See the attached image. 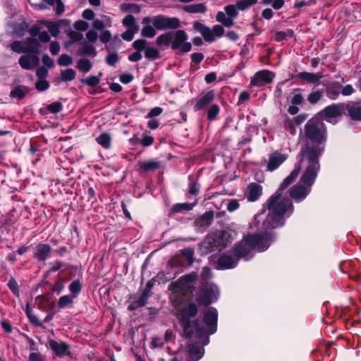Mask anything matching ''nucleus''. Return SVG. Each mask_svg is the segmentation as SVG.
I'll return each instance as SVG.
<instances>
[{
  "label": "nucleus",
  "instance_id": "1",
  "mask_svg": "<svg viewBox=\"0 0 361 361\" xmlns=\"http://www.w3.org/2000/svg\"><path fill=\"white\" fill-rule=\"evenodd\" d=\"M304 133L305 142L300 152V161L305 160L308 164L301 180L306 185H312L320 170L319 157L326 149V126L319 118L313 117L305 125Z\"/></svg>",
  "mask_w": 361,
  "mask_h": 361
},
{
  "label": "nucleus",
  "instance_id": "2",
  "mask_svg": "<svg viewBox=\"0 0 361 361\" xmlns=\"http://www.w3.org/2000/svg\"><path fill=\"white\" fill-rule=\"evenodd\" d=\"M299 161L298 166L280 184L276 191L269 197L267 202V207L269 211L263 221L264 229H275L283 227L286 224V217H290L294 212L293 201L288 197H283V190H286L298 176L301 166Z\"/></svg>",
  "mask_w": 361,
  "mask_h": 361
},
{
  "label": "nucleus",
  "instance_id": "3",
  "mask_svg": "<svg viewBox=\"0 0 361 361\" xmlns=\"http://www.w3.org/2000/svg\"><path fill=\"white\" fill-rule=\"evenodd\" d=\"M262 233H247L244 235L241 241L236 243L231 249L230 254L238 260L246 259L253 250L258 252H264L270 246V243L275 240V233L272 229H264Z\"/></svg>",
  "mask_w": 361,
  "mask_h": 361
},
{
  "label": "nucleus",
  "instance_id": "4",
  "mask_svg": "<svg viewBox=\"0 0 361 361\" xmlns=\"http://www.w3.org/2000/svg\"><path fill=\"white\" fill-rule=\"evenodd\" d=\"M197 314V305L194 302H190L182 309L178 318L179 324L183 329L182 336L188 339L195 336L203 345H207L209 338L207 335L206 327L200 324L198 319L191 320Z\"/></svg>",
  "mask_w": 361,
  "mask_h": 361
},
{
  "label": "nucleus",
  "instance_id": "5",
  "mask_svg": "<svg viewBox=\"0 0 361 361\" xmlns=\"http://www.w3.org/2000/svg\"><path fill=\"white\" fill-rule=\"evenodd\" d=\"M231 234L226 231H217L212 234L207 235L200 245L205 254L214 251H221L231 243Z\"/></svg>",
  "mask_w": 361,
  "mask_h": 361
},
{
  "label": "nucleus",
  "instance_id": "6",
  "mask_svg": "<svg viewBox=\"0 0 361 361\" xmlns=\"http://www.w3.org/2000/svg\"><path fill=\"white\" fill-rule=\"evenodd\" d=\"M222 25H215L210 29L209 27L200 21L196 20L192 23L194 30L200 32L206 42L211 43L215 40V37H221L224 35L225 30Z\"/></svg>",
  "mask_w": 361,
  "mask_h": 361
},
{
  "label": "nucleus",
  "instance_id": "7",
  "mask_svg": "<svg viewBox=\"0 0 361 361\" xmlns=\"http://www.w3.org/2000/svg\"><path fill=\"white\" fill-rule=\"evenodd\" d=\"M218 300L212 286L208 281H201L200 283V295L196 298L195 301L199 306L207 307Z\"/></svg>",
  "mask_w": 361,
  "mask_h": 361
},
{
  "label": "nucleus",
  "instance_id": "8",
  "mask_svg": "<svg viewBox=\"0 0 361 361\" xmlns=\"http://www.w3.org/2000/svg\"><path fill=\"white\" fill-rule=\"evenodd\" d=\"M188 36L183 30H177L173 32V37L171 41V48L173 51H176L177 54L182 55L192 50V44L187 42Z\"/></svg>",
  "mask_w": 361,
  "mask_h": 361
},
{
  "label": "nucleus",
  "instance_id": "9",
  "mask_svg": "<svg viewBox=\"0 0 361 361\" xmlns=\"http://www.w3.org/2000/svg\"><path fill=\"white\" fill-rule=\"evenodd\" d=\"M224 11H218L216 20L226 27H231L234 20L238 16V9L235 4H228L224 6Z\"/></svg>",
  "mask_w": 361,
  "mask_h": 361
},
{
  "label": "nucleus",
  "instance_id": "10",
  "mask_svg": "<svg viewBox=\"0 0 361 361\" xmlns=\"http://www.w3.org/2000/svg\"><path fill=\"white\" fill-rule=\"evenodd\" d=\"M152 25L158 30H176L180 27V21L176 17L158 15L152 18Z\"/></svg>",
  "mask_w": 361,
  "mask_h": 361
},
{
  "label": "nucleus",
  "instance_id": "11",
  "mask_svg": "<svg viewBox=\"0 0 361 361\" xmlns=\"http://www.w3.org/2000/svg\"><path fill=\"white\" fill-rule=\"evenodd\" d=\"M345 102L332 104L323 109L320 114L324 117L326 121L331 118L342 116L345 113Z\"/></svg>",
  "mask_w": 361,
  "mask_h": 361
},
{
  "label": "nucleus",
  "instance_id": "12",
  "mask_svg": "<svg viewBox=\"0 0 361 361\" xmlns=\"http://www.w3.org/2000/svg\"><path fill=\"white\" fill-rule=\"evenodd\" d=\"M217 320H218V312L216 308L211 307L207 311L202 318V322L208 327L206 329L207 335L209 337V335L214 334L217 330Z\"/></svg>",
  "mask_w": 361,
  "mask_h": 361
},
{
  "label": "nucleus",
  "instance_id": "13",
  "mask_svg": "<svg viewBox=\"0 0 361 361\" xmlns=\"http://www.w3.org/2000/svg\"><path fill=\"white\" fill-rule=\"evenodd\" d=\"M273 77L274 74L271 71H259L251 78L250 85L255 87L264 86L272 82Z\"/></svg>",
  "mask_w": 361,
  "mask_h": 361
},
{
  "label": "nucleus",
  "instance_id": "14",
  "mask_svg": "<svg viewBox=\"0 0 361 361\" xmlns=\"http://www.w3.org/2000/svg\"><path fill=\"white\" fill-rule=\"evenodd\" d=\"M300 182L302 183V185L295 184V185L292 186L289 190V198L291 200L293 199L297 202H301L307 197L310 192L307 187L312 186L305 184L301 180Z\"/></svg>",
  "mask_w": 361,
  "mask_h": 361
},
{
  "label": "nucleus",
  "instance_id": "15",
  "mask_svg": "<svg viewBox=\"0 0 361 361\" xmlns=\"http://www.w3.org/2000/svg\"><path fill=\"white\" fill-rule=\"evenodd\" d=\"M49 345L58 357L61 358L65 356H71L70 345L63 341L58 342L51 339L49 341Z\"/></svg>",
  "mask_w": 361,
  "mask_h": 361
},
{
  "label": "nucleus",
  "instance_id": "16",
  "mask_svg": "<svg viewBox=\"0 0 361 361\" xmlns=\"http://www.w3.org/2000/svg\"><path fill=\"white\" fill-rule=\"evenodd\" d=\"M51 250L50 245L39 243L35 246L33 257L39 262H45L50 257Z\"/></svg>",
  "mask_w": 361,
  "mask_h": 361
},
{
  "label": "nucleus",
  "instance_id": "17",
  "mask_svg": "<svg viewBox=\"0 0 361 361\" xmlns=\"http://www.w3.org/2000/svg\"><path fill=\"white\" fill-rule=\"evenodd\" d=\"M345 113L352 121H361V106L355 102H345Z\"/></svg>",
  "mask_w": 361,
  "mask_h": 361
},
{
  "label": "nucleus",
  "instance_id": "18",
  "mask_svg": "<svg viewBox=\"0 0 361 361\" xmlns=\"http://www.w3.org/2000/svg\"><path fill=\"white\" fill-rule=\"evenodd\" d=\"M238 262L231 255L223 254L216 261V269L219 270L231 269L236 267Z\"/></svg>",
  "mask_w": 361,
  "mask_h": 361
},
{
  "label": "nucleus",
  "instance_id": "19",
  "mask_svg": "<svg viewBox=\"0 0 361 361\" xmlns=\"http://www.w3.org/2000/svg\"><path fill=\"white\" fill-rule=\"evenodd\" d=\"M286 154L275 152L269 156V162L267 164V170L269 171H274L278 169L286 160Z\"/></svg>",
  "mask_w": 361,
  "mask_h": 361
},
{
  "label": "nucleus",
  "instance_id": "20",
  "mask_svg": "<svg viewBox=\"0 0 361 361\" xmlns=\"http://www.w3.org/2000/svg\"><path fill=\"white\" fill-rule=\"evenodd\" d=\"M200 343H202L200 342ZM205 345H204V346ZM204 349L203 348V345L198 343L197 342L192 343L188 345V354L189 357L192 361L200 360L204 355Z\"/></svg>",
  "mask_w": 361,
  "mask_h": 361
},
{
  "label": "nucleus",
  "instance_id": "21",
  "mask_svg": "<svg viewBox=\"0 0 361 361\" xmlns=\"http://www.w3.org/2000/svg\"><path fill=\"white\" fill-rule=\"evenodd\" d=\"M214 220V212L210 210L204 212L202 215L199 216L194 221V225L204 230L209 227Z\"/></svg>",
  "mask_w": 361,
  "mask_h": 361
},
{
  "label": "nucleus",
  "instance_id": "22",
  "mask_svg": "<svg viewBox=\"0 0 361 361\" xmlns=\"http://www.w3.org/2000/svg\"><path fill=\"white\" fill-rule=\"evenodd\" d=\"M215 97V93L214 90H209L206 94H204L201 98L198 99L196 104L193 106V110L195 111H198L204 109L207 106H208Z\"/></svg>",
  "mask_w": 361,
  "mask_h": 361
},
{
  "label": "nucleus",
  "instance_id": "23",
  "mask_svg": "<svg viewBox=\"0 0 361 361\" xmlns=\"http://www.w3.org/2000/svg\"><path fill=\"white\" fill-rule=\"evenodd\" d=\"M198 200L196 199L192 203H176L172 206L169 212V217L171 218L173 216V215L176 213L179 212H183L184 211H190L192 210L194 207L196 206L197 204Z\"/></svg>",
  "mask_w": 361,
  "mask_h": 361
},
{
  "label": "nucleus",
  "instance_id": "24",
  "mask_svg": "<svg viewBox=\"0 0 361 361\" xmlns=\"http://www.w3.org/2000/svg\"><path fill=\"white\" fill-rule=\"evenodd\" d=\"M23 44H25L26 54H40L41 44L37 38L27 37L23 41Z\"/></svg>",
  "mask_w": 361,
  "mask_h": 361
},
{
  "label": "nucleus",
  "instance_id": "25",
  "mask_svg": "<svg viewBox=\"0 0 361 361\" xmlns=\"http://www.w3.org/2000/svg\"><path fill=\"white\" fill-rule=\"evenodd\" d=\"M262 195V187L256 183H252L247 188V200L250 202L257 200Z\"/></svg>",
  "mask_w": 361,
  "mask_h": 361
},
{
  "label": "nucleus",
  "instance_id": "26",
  "mask_svg": "<svg viewBox=\"0 0 361 361\" xmlns=\"http://www.w3.org/2000/svg\"><path fill=\"white\" fill-rule=\"evenodd\" d=\"M295 78L309 83L317 84L320 81V79L322 78V75L321 73H314L304 71L298 73L295 75Z\"/></svg>",
  "mask_w": 361,
  "mask_h": 361
},
{
  "label": "nucleus",
  "instance_id": "27",
  "mask_svg": "<svg viewBox=\"0 0 361 361\" xmlns=\"http://www.w3.org/2000/svg\"><path fill=\"white\" fill-rule=\"evenodd\" d=\"M51 267L44 274V277L47 278L53 273H55L61 269H76L73 265L63 263L59 260H55L51 263Z\"/></svg>",
  "mask_w": 361,
  "mask_h": 361
},
{
  "label": "nucleus",
  "instance_id": "28",
  "mask_svg": "<svg viewBox=\"0 0 361 361\" xmlns=\"http://www.w3.org/2000/svg\"><path fill=\"white\" fill-rule=\"evenodd\" d=\"M63 110V104L61 102H54L50 104H48L42 108H40L39 113L41 115L45 116L49 114H58Z\"/></svg>",
  "mask_w": 361,
  "mask_h": 361
},
{
  "label": "nucleus",
  "instance_id": "29",
  "mask_svg": "<svg viewBox=\"0 0 361 361\" xmlns=\"http://www.w3.org/2000/svg\"><path fill=\"white\" fill-rule=\"evenodd\" d=\"M178 7L189 13H204L207 10V7L204 3L190 5H178Z\"/></svg>",
  "mask_w": 361,
  "mask_h": 361
},
{
  "label": "nucleus",
  "instance_id": "30",
  "mask_svg": "<svg viewBox=\"0 0 361 361\" xmlns=\"http://www.w3.org/2000/svg\"><path fill=\"white\" fill-rule=\"evenodd\" d=\"M30 88L27 86L17 85L10 92V97L22 100L29 93Z\"/></svg>",
  "mask_w": 361,
  "mask_h": 361
},
{
  "label": "nucleus",
  "instance_id": "31",
  "mask_svg": "<svg viewBox=\"0 0 361 361\" xmlns=\"http://www.w3.org/2000/svg\"><path fill=\"white\" fill-rule=\"evenodd\" d=\"M82 47L80 48L78 51V54L79 56H92L94 57L97 55V51L95 47L92 45L89 44L86 42H83L82 43Z\"/></svg>",
  "mask_w": 361,
  "mask_h": 361
},
{
  "label": "nucleus",
  "instance_id": "32",
  "mask_svg": "<svg viewBox=\"0 0 361 361\" xmlns=\"http://www.w3.org/2000/svg\"><path fill=\"white\" fill-rule=\"evenodd\" d=\"M197 278V275L195 272H191L180 276L176 281L173 283V286H184L194 282Z\"/></svg>",
  "mask_w": 361,
  "mask_h": 361
},
{
  "label": "nucleus",
  "instance_id": "33",
  "mask_svg": "<svg viewBox=\"0 0 361 361\" xmlns=\"http://www.w3.org/2000/svg\"><path fill=\"white\" fill-rule=\"evenodd\" d=\"M173 37V32H166L157 37L156 39V44L158 46H166L168 47L169 44L171 45V41Z\"/></svg>",
  "mask_w": 361,
  "mask_h": 361
},
{
  "label": "nucleus",
  "instance_id": "34",
  "mask_svg": "<svg viewBox=\"0 0 361 361\" xmlns=\"http://www.w3.org/2000/svg\"><path fill=\"white\" fill-rule=\"evenodd\" d=\"M140 169L143 171H154L161 167V163L158 161H147L139 164Z\"/></svg>",
  "mask_w": 361,
  "mask_h": 361
},
{
  "label": "nucleus",
  "instance_id": "35",
  "mask_svg": "<svg viewBox=\"0 0 361 361\" xmlns=\"http://www.w3.org/2000/svg\"><path fill=\"white\" fill-rule=\"evenodd\" d=\"M92 63L90 60L85 58H81L77 61L76 68H78L79 71L86 73L92 69Z\"/></svg>",
  "mask_w": 361,
  "mask_h": 361
},
{
  "label": "nucleus",
  "instance_id": "36",
  "mask_svg": "<svg viewBox=\"0 0 361 361\" xmlns=\"http://www.w3.org/2000/svg\"><path fill=\"white\" fill-rule=\"evenodd\" d=\"M82 288V283L79 279L73 281L68 286L69 291L73 298H77L81 293Z\"/></svg>",
  "mask_w": 361,
  "mask_h": 361
},
{
  "label": "nucleus",
  "instance_id": "37",
  "mask_svg": "<svg viewBox=\"0 0 361 361\" xmlns=\"http://www.w3.org/2000/svg\"><path fill=\"white\" fill-rule=\"evenodd\" d=\"M341 85H339L338 82L334 83L333 85L328 87L326 88V96L331 99H336L339 97L341 92L339 89Z\"/></svg>",
  "mask_w": 361,
  "mask_h": 361
},
{
  "label": "nucleus",
  "instance_id": "38",
  "mask_svg": "<svg viewBox=\"0 0 361 361\" xmlns=\"http://www.w3.org/2000/svg\"><path fill=\"white\" fill-rule=\"evenodd\" d=\"M76 72L73 68H67L61 71L60 79L62 82H70L75 78Z\"/></svg>",
  "mask_w": 361,
  "mask_h": 361
},
{
  "label": "nucleus",
  "instance_id": "39",
  "mask_svg": "<svg viewBox=\"0 0 361 361\" xmlns=\"http://www.w3.org/2000/svg\"><path fill=\"white\" fill-rule=\"evenodd\" d=\"M96 140L104 149H109L111 147V137L107 133H103L99 135Z\"/></svg>",
  "mask_w": 361,
  "mask_h": 361
},
{
  "label": "nucleus",
  "instance_id": "40",
  "mask_svg": "<svg viewBox=\"0 0 361 361\" xmlns=\"http://www.w3.org/2000/svg\"><path fill=\"white\" fill-rule=\"evenodd\" d=\"M302 90L301 88H295L293 90V95L291 98V104L300 105L305 102V98L302 94Z\"/></svg>",
  "mask_w": 361,
  "mask_h": 361
},
{
  "label": "nucleus",
  "instance_id": "41",
  "mask_svg": "<svg viewBox=\"0 0 361 361\" xmlns=\"http://www.w3.org/2000/svg\"><path fill=\"white\" fill-rule=\"evenodd\" d=\"M43 24L47 27L49 32L53 37H57L60 33L59 24L57 23L44 20Z\"/></svg>",
  "mask_w": 361,
  "mask_h": 361
},
{
  "label": "nucleus",
  "instance_id": "42",
  "mask_svg": "<svg viewBox=\"0 0 361 361\" xmlns=\"http://www.w3.org/2000/svg\"><path fill=\"white\" fill-rule=\"evenodd\" d=\"M147 303V300L140 295L139 298L136 300L133 301L128 306V310L129 311H135L139 307H145Z\"/></svg>",
  "mask_w": 361,
  "mask_h": 361
},
{
  "label": "nucleus",
  "instance_id": "43",
  "mask_svg": "<svg viewBox=\"0 0 361 361\" xmlns=\"http://www.w3.org/2000/svg\"><path fill=\"white\" fill-rule=\"evenodd\" d=\"M147 303V300L140 295L139 298L136 300L133 301L128 306V310L129 311H135L139 307H145Z\"/></svg>",
  "mask_w": 361,
  "mask_h": 361
},
{
  "label": "nucleus",
  "instance_id": "44",
  "mask_svg": "<svg viewBox=\"0 0 361 361\" xmlns=\"http://www.w3.org/2000/svg\"><path fill=\"white\" fill-rule=\"evenodd\" d=\"M324 95L323 90H317L316 91H313L309 94L307 96V101L311 104H316L318 102L321 100Z\"/></svg>",
  "mask_w": 361,
  "mask_h": 361
},
{
  "label": "nucleus",
  "instance_id": "45",
  "mask_svg": "<svg viewBox=\"0 0 361 361\" xmlns=\"http://www.w3.org/2000/svg\"><path fill=\"white\" fill-rule=\"evenodd\" d=\"M145 56L149 60H156L161 57L159 50L153 47H147L146 48Z\"/></svg>",
  "mask_w": 361,
  "mask_h": 361
},
{
  "label": "nucleus",
  "instance_id": "46",
  "mask_svg": "<svg viewBox=\"0 0 361 361\" xmlns=\"http://www.w3.org/2000/svg\"><path fill=\"white\" fill-rule=\"evenodd\" d=\"M121 9L124 12H132L139 13L141 11L140 6L133 3H123L121 5Z\"/></svg>",
  "mask_w": 361,
  "mask_h": 361
},
{
  "label": "nucleus",
  "instance_id": "47",
  "mask_svg": "<svg viewBox=\"0 0 361 361\" xmlns=\"http://www.w3.org/2000/svg\"><path fill=\"white\" fill-rule=\"evenodd\" d=\"M258 0H238L235 5L239 11H244L257 3Z\"/></svg>",
  "mask_w": 361,
  "mask_h": 361
},
{
  "label": "nucleus",
  "instance_id": "48",
  "mask_svg": "<svg viewBox=\"0 0 361 361\" xmlns=\"http://www.w3.org/2000/svg\"><path fill=\"white\" fill-rule=\"evenodd\" d=\"M73 298L72 295H65L61 296L58 301V306L61 309H63L68 306H71L73 303Z\"/></svg>",
  "mask_w": 361,
  "mask_h": 361
},
{
  "label": "nucleus",
  "instance_id": "49",
  "mask_svg": "<svg viewBox=\"0 0 361 361\" xmlns=\"http://www.w3.org/2000/svg\"><path fill=\"white\" fill-rule=\"evenodd\" d=\"M80 81L82 84L87 85L92 87H94L99 83L100 78L99 76L90 75L86 78L80 79Z\"/></svg>",
  "mask_w": 361,
  "mask_h": 361
},
{
  "label": "nucleus",
  "instance_id": "50",
  "mask_svg": "<svg viewBox=\"0 0 361 361\" xmlns=\"http://www.w3.org/2000/svg\"><path fill=\"white\" fill-rule=\"evenodd\" d=\"M200 190V184L197 181L192 180L191 176H189L188 193L196 196L199 194Z\"/></svg>",
  "mask_w": 361,
  "mask_h": 361
},
{
  "label": "nucleus",
  "instance_id": "51",
  "mask_svg": "<svg viewBox=\"0 0 361 361\" xmlns=\"http://www.w3.org/2000/svg\"><path fill=\"white\" fill-rule=\"evenodd\" d=\"M219 112V106L217 104H212L207 111V119L210 121L215 120Z\"/></svg>",
  "mask_w": 361,
  "mask_h": 361
},
{
  "label": "nucleus",
  "instance_id": "52",
  "mask_svg": "<svg viewBox=\"0 0 361 361\" xmlns=\"http://www.w3.org/2000/svg\"><path fill=\"white\" fill-rule=\"evenodd\" d=\"M18 63L20 67L25 70H32L33 66L30 63V58L29 54L27 55H23L20 57Z\"/></svg>",
  "mask_w": 361,
  "mask_h": 361
},
{
  "label": "nucleus",
  "instance_id": "53",
  "mask_svg": "<svg viewBox=\"0 0 361 361\" xmlns=\"http://www.w3.org/2000/svg\"><path fill=\"white\" fill-rule=\"evenodd\" d=\"M183 255L187 259L189 266H192L194 263V250L191 247H186L180 250Z\"/></svg>",
  "mask_w": 361,
  "mask_h": 361
},
{
  "label": "nucleus",
  "instance_id": "54",
  "mask_svg": "<svg viewBox=\"0 0 361 361\" xmlns=\"http://www.w3.org/2000/svg\"><path fill=\"white\" fill-rule=\"evenodd\" d=\"M155 27L149 25H147L141 30V35L144 37L152 38L156 35Z\"/></svg>",
  "mask_w": 361,
  "mask_h": 361
},
{
  "label": "nucleus",
  "instance_id": "55",
  "mask_svg": "<svg viewBox=\"0 0 361 361\" xmlns=\"http://www.w3.org/2000/svg\"><path fill=\"white\" fill-rule=\"evenodd\" d=\"M154 286V279H152L149 281H148L146 283V286L142 290L141 295L143 296L145 299L148 300L149 297L152 296V289Z\"/></svg>",
  "mask_w": 361,
  "mask_h": 361
},
{
  "label": "nucleus",
  "instance_id": "56",
  "mask_svg": "<svg viewBox=\"0 0 361 361\" xmlns=\"http://www.w3.org/2000/svg\"><path fill=\"white\" fill-rule=\"evenodd\" d=\"M120 57L116 51L110 53L105 58L106 63L112 67H115L116 64L119 61Z\"/></svg>",
  "mask_w": 361,
  "mask_h": 361
},
{
  "label": "nucleus",
  "instance_id": "57",
  "mask_svg": "<svg viewBox=\"0 0 361 361\" xmlns=\"http://www.w3.org/2000/svg\"><path fill=\"white\" fill-rule=\"evenodd\" d=\"M10 47H11V50L14 52H16L18 54H20V53L26 54V51L25 49V44H23V42H22L20 41L16 40L11 44Z\"/></svg>",
  "mask_w": 361,
  "mask_h": 361
},
{
  "label": "nucleus",
  "instance_id": "58",
  "mask_svg": "<svg viewBox=\"0 0 361 361\" xmlns=\"http://www.w3.org/2000/svg\"><path fill=\"white\" fill-rule=\"evenodd\" d=\"M147 44V41L145 39H138L134 41L132 44V47L133 49H135L136 51H139L142 52L143 51H145Z\"/></svg>",
  "mask_w": 361,
  "mask_h": 361
},
{
  "label": "nucleus",
  "instance_id": "59",
  "mask_svg": "<svg viewBox=\"0 0 361 361\" xmlns=\"http://www.w3.org/2000/svg\"><path fill=\"white\" fill-rule=\"evenodd\" d=\"M8 287L16 297H20L18 284L14 278H11L7 283Z\"/></svg>",
  "mask_w": 361,
  "mask_h": 361
},
{
  "label": "nucleus",
  "instance_id": "60",
  "mask_svg": "<svg viewBox=\"0 0 361 361\" xmlns=\"http://www.w3.org/2000/svg\"><path fill=\"white\" fill-rule=\"evenodd\" d=\"M57 63L61 66H68L73 63V59L68 54H63L58 59Z\"/></svg>",
  "mask_w": 361,
  "mask_h": 361
},
{
  "label": "nucleus",
  "instance_id": "61",
  "mask_svg": "<svg viewBox=\"0 0 361 361\" xmlns=\"http://www.w3.org/2000/svg\"><path fill=\"white\" fill-rule=\"evenodd\" d=\"M64 288L63 279L59 278L51 286V290L59 295Z\"/></svg>",
  "mask_w": 361,
  "mask_h": 361
},
{
  "label": "nucleus",
  "instance_id": "62",
  "mask_svg": "<svg viewBox=\"0 0 361 361\" xmlns=\"http://www.w3.org/2000/svg\"><path fill=\"white\" fill-rule=\"evenodd\" d=\"M50 87L49 82L46 79H38L35 82V88L39 92H43L48 90Z\"/></svg>",
  "mask_w": 361,
  "mask_h": 361
},
{
  "label": "nucleus",
  "instance_id": "63",
  "mask_svg": "<svg viewBox=\"0 0 361 361\" xmlns=\"http://www.w3.org/2000/svg\"><path fill=\"white\" fill-rule=\"evenodd\" d=\"M176 288L179 289L180 290L183 291L184 294L188 293L190 295V298H191L193 296L194 291L195 290V286L192 284H186L184 286H174Z\"/></svg>",
  "mask_w": 361,
  "mask_h": 361
},
{
  "label": "nucleus",
  "instance_id": "64",
  "mask_svg": "<svg viewBox=\"0 0 361 361\" xmlns=\"http://www.w3.org/2000/svg\"><path fill=\"white\" fill-rule=\"evenodd\" d=\"M154 139L152 136L148 135L147 133H145L142 135V137L140 138V144L143 147H149L154 143Z\"/></svg>",
  "mask_w": 361,
  "mask_h": 361
}]
</instances>
